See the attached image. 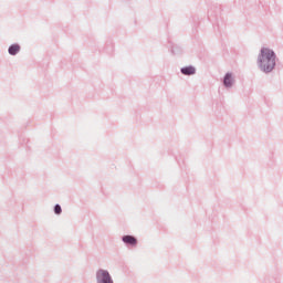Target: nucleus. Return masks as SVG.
<instances>
[{"label": "nucleus", "instance_id": "obj_6", "mask_svg": "<svg viewBox=\"0 0 283 283\" xmlns=\"http://www.w3.org/2000/svg\"><path fill=\"white\" fill-rule=\"evenodd\" d=\"M223 84L226 85V87H231V85H233V77L231 76V74L228 73L226 75Z\"/></svg>", "mask_w": 283, "mask_h": 283}, {"label": "nucleus", "instance_id": "obj_2", "mask_svg": "<svg viewBox=\"0 0 283 283\" xmlns=\"http://www.w3.org/2000/svg\"><path fill=\"white\" fill-rule=\"evenodd\" d=\"M97 276V282L98 283H114L112 281V276H109V272L105 270H99L96 274Z\"/></svg>", "mask_w": 283, "mask_h": 283}, {"label": "nucleus", "instance_id": "obj_7", "mask_svg": "<svg viewBox=\"0 0 283 283\" xmlns=\"http://www.w3.org/2000/svg\"><path fill=\"white\" fill-rule=\"evenodd\" d=\"M54 211H55V213H56L57 216L61 214V211H62L61 206H60V205H56L55 208H54Z\"/></svg>", "mask_w": 283, "mask_h": 283}, {"label": "nucleus", "instance_id": "obj_1", "mask_svg": "<svg viewBox=\"0 0 283 283\" xmlns=\"http://www.w3.org/2000/svg\"><path fill=\"white\" fill-rule=\"evenodd\" d=\"M258 65L262 72H273L275 67V52L269 48H262L258 57Z\"/></svg>", "mask_w": 283, "mask_h": 283}, {"label": "nucleus", "instance_id": "obj_4", "mask_svg": "<svg viewBox=\"0 0 283 283\" xmlns=\"http://www.w3.org/2000/svg\"><path fill=\"white\" fill-rule=\"evenodd\" d=\"M181 73L185 74L186 76H191V74H196V69L192 66H187L181 69Z\"/></svg>", "mask_w": 283, "mask_h": 283}, {"label": "nucleus", "instance_id": "obj_5", "mask_svg": "<svg viewBox=\"0 0 283 283\" xmlns=\"http://www.w3.org/2000/svg\"><path fill=\"white\" fill-rule=\"evenodd\" d=\"M20 50H21V46L19 44H13L9 48V54L14 56L15 54H19Z\"/></svg>", "mask_w": 283, "mask_h": 283}, {"label": "nucleus", "instance_id": "obj_3", "mask_svg": "<svg viewBox=\"0 0 283 283\" xmlns=\"http://www.w3.org/2000/svg\"><path fill=\"white\" fill-rule=\"evenodd\" d=\"M123 242H125V244H132L133 247H136V238L132 237V235H125L123 238Z\"/></svg>", "mask_w": 283, "mask_h": 283}]
</instances>
